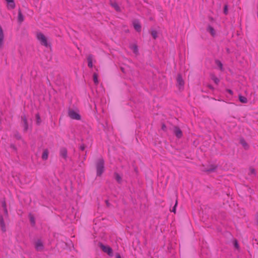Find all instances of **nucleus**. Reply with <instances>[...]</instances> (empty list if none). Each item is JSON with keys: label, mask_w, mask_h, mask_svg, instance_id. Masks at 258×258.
Instances as JSON below:
<instances>
[{"label": "nucleus", "mask_w": 258, "mask_h": 258, "mask_svg": "<svg viewBox=\"0 0 258 258\" xmlns=\"http://www.w3.org/2000/svg\"><path fill=\"white\" fill-rule=\"evenodd\" d=\"M96 175L101 176L105 170L104 160L103 158H99L96 163Z\"/></svg>", "instance_id": "obj_1"}, {"label": "nucleus", "mask_w": 258, "mask_h": 258, "mask_svg": "<svg viewBox=\"0 0 258 258\" xmlns=\"http://www.w3.org/2000/svg\"><path fill=\"white\" fill-rule=\"evenodd\" d=\"M36 37L41 45L46 47H51V42L48 40V38L46 37L43 33H37Z\"/></svg>", "instance_id": "obj_2"}, {"label": "nucleus", "mask_w": 258, "mask_h": 258, "mask_svg": "<svg viewBox=\"0 0 258 258\" xmlns=\"http://www.w3.org/2000/svg\"><path fill=\"white\" fill-rule=\"evenodd\" d=\"M99 246L103 252L107 253L110 256H113V250L111 247L108 245H105L101 242L99 243Z\"/></svg>", "instance_id": "obj_3"}, {"label": "nucleus", "mask_w": 258, "mask_h": 258, "mask_svg": "<svg viewBox=\"0 0 258 258\" xmlns=\"http://www.w3.org/2000/svg\"><path fill=\"white\" fill-rule=\"evenodd\" d=\"M132 25L137 32H141L142 31V25L140 20L138 19H134L132 21Z\"/></svg>", "instance_id": "obj_4"}, {"label": "nucleus", "mask_w": 258, "mask_h": 258, "mask_svg": "<svg viewBox=\"0 0 258 258\" xmlns=\"http://www.w3.org/2000/svg\"><path fill=\"white\" fill-rule=\"evenodd\" d=\"M69 116L73 119L80 120L81 115L73 109H70L68 111Z\"/></svg>", "instance_id": "obj_5"}, {"label": "nucleus", "mask_w": 258, "mask_h": 258, "mask_svg": "<svg viewBox=\"0 0 258 258\" xmlns=\"http://www.w3.org/2000/svg\"><path fill=\"white\" fill-rule=\"evenodd\" d=\"M21 124L24 127V132H27L28 129V124L26 116L25 114L21 116Z\"/></svg>", "instance_id": "obj_6"}, {"label": "nucleus", "mask_w": 258, "mask_h": 258, "mask_svg": "<svg viewBox=\"0 0 258 258\" xmlns=\"http://www.w3.org/2000/svg\"><path fill=\"white\" fill-rule=\"evenodd\" d=\"M35 248L38 251H43L44 245L41 240L38 239L35 242Z\"/></svg>", "instance_id": "obj_7"}, {"label": "nucleus", "mask_w": 258, "mask_h": 258, "mask_svg": "<svg viewBox=\"0 0 258 258\" xmlns=\"http://www.w3.org/2000/svg\"><path fill=\"white\" fill-rule=\"evenodd\" d=\"M173 133L178 139H180L183 136L182 131L177 126H174Z\"/></svg>", "instance_id": "obj_8"}, {"label": "nucleus", "mask_w": 258, "mask_h": 258, "mask_svg": "<svg viewBox=\"0 0 258 258\" xmlns=\"http://www.w3.org/2000/svg\"><path fill=\"white\" fill-rule=\"evenodd\" d=\"M176 81L177 85L180 87H183L184 85V82L182 79V76L180 74H178L177 75V78H176Z\"/></svg>", "instance_id": "obj_9"}, {"label": "nucleus", "mask_w": 258, "mask_h": 258, "mask_svg": "<svg viewBox=\"0 0 258 258\" xmlns=\"http://www.w3.org/2000/svg\"><path fill=\"white\" fill-rule=\"evenodd\" d=\"M60 156L63 159H67L68 157V151L66 148L61 147L59 151Z\"/></svg>", "instance_id": "obj_10"}, {"label": "nucleus", "mask_w": 258, "mask_h": 258, "mask_svg": "<svg viewBox=\"0 0 258 258\" xmlns=\"http://www.w3.org/2000/svg\"><path fill=\"white\" fill-rule=\"evenodd\" d=\"M5 1L7 3V8L9 10H13L15 8L16 5H15V3L14 0H5Z\"/></svg>", "instance_id": "obj_11"}, {"label": "nucleus", "mask_w": 258, "mask_h": 258, "mask_svg": "<svg viewBox=\"0 0 258 258\" xmlns=\"http://www.w3.org/2000/svg\"><path fill=\"white\" fill-rule=\"evenodd\" d=\"M217 168V166L215 165H210L209 167L204 170H203L204 172H206L207 173H210L211 172H214L216 170V169Z\"/></svg>", "instance_id": "obj_12"}, {"label": "nucleus", "mask_w": 258, "mask_h": 258, "mask_svg": "<svg viewBox=\"0 0 258 258\" xmlns=\"http://www.w3.org/2000/svg\"><path fill=\"white\" fill-rule=\"evenodd\" d=\"M217 168V166L215 165H210L209 167L204 170H203L204 172H206L207 173H210L211 172H214L216 170V169Z\"/></svg>", "instance_id": "obj_13"}, {"label": "nucleus", "mask_w": 258, "mask_h": 258, "mask_svg": "<svg viewBox=\"0 0 258 258\" xmlns=\"http://www.w3.org/2000/svg\"><path fill=\"white\" fill-rule=\"evenodd\" d=\"M24 16H23L21 10L20 8L18 10V22L19 23H21L24 21Z\"/></svg>", "instance_id": "obj_14"}, {"label": "nucleus", "mask_w": 258, "mask_h": 258, "mask_svg": "<svg viewBox=\"0 0 258 258\" xmlns=\"http://www.w3.org/2000/svg\"><path fill=\"white\" fill-rule=\"evenodd\" d=\"M0 226H1V229H2V230L3 231V232H6V225H5V223L4 222L3 216L2 215H0Z\"/></svg>", "instance_id": "obj_15"}, {"label": "nucleus", "mask_w": 258, "mask_h": 258, "mask_svg": "<svg viewBox=\"0 0 258 258\" xmlns=\"http://www.w3.org/2000/svg\"><path fill=\"white\" fill-rule=\"evenodd\" d=\"M110 5L114 8L116 12H120L121 11V9L118 5V4L115 2H112L111 0L110 1Z\"/></svg>", "instance_id": "obj_16"}, {"label": "nucleus", "mask_w": 258, "mask_h": 258, "mask_svg": "<svg viewBox=\"0 0 258 258\" xmlns=\"http://www.w3.org/2000/svg\"><path fill=\"white\" fill-rule=\"evenodd\" d=\"M92 59H93V55L92 54H90L87 57V61H88V66L90 68H92L93 67V63H92Z\"/></svg>", "instance_id": "obj_17"}, {"label": "nucleus", "mask_w": 258, "mask_h": 258, "mask_svg": "<svg viewBox=\"0 0 258 258\" xmlns=\"http://www.w3.org/2000/svg\"><path fill=\"white\" fill-rule=\"evenodd\" d=\"M215 26V25H213L212 24H208L206 30L209 32H215L214 29Z\"/></svg>", "instance_id": "obj_18"}, {"label": "nucleus", "mask_w": 258, "mask_h": 258, "mask_svg": "<svg viewBox=\"0 0 258 258\" xmlns=\"http://www.w3.org/2000/svg\"><path fill=\"white\" fill-rule=\"evenodd\" d=\"M240 143L242 145L245 150H247L249 148V145L243 138H242L240 140Z\"/></svg>", "instance_id": "obj_19"}, {"label": "nucleus", "mask_w": 258, "mask_h": 258, "mask_svg": "<svg viewBox=\"0 0 258 258\" xmlns=\"http://www.w3.org/2000/svg\"><path fill=\"white\" fill-rule=\"evenodd\" d=\"M48 153H49V152H48V149H46L43 150V153L42 155V159L43 160H46L48 159Z\"/></svg>", "instance_id": "obj_20"}, {"label": "nucleus", "mask_w": 258, "mask_h": 258, "mask_svg": "<svg viewBox=\"0 0 258 258\" xmlns=\"http://www.w3.org/2000/svg\"><path fill=\"white\" fill-rule=\"evenodd\" d=\"M114 177L118 183H120L121 182L122 178L118 173L115 172L114 173Z\"/></svg>", "instance_id": "obj_21"}, {"label": "nucleus", "mask_w": 258, "mask_h": 258, "mask_svg": "<svg viewBox=\"0 0 258 258\" xmlns=\"http://www.w3.org/2000/svg\"><path fill=\"white\" fill-rule=\"evenodd\" d=\"M30 222L32 226H34L35 224V220L34 217L32 214H29V215Z\"/></svg>", "instance_id": "obj_22"}, {"label": "nucleus", "mask_w": 258, "mask_h": 258, "mask_svg": "<svg viewBox=\"0 0 258 258\" xmlns=\"http://www.w3.org/2000/svg\"><path fill=\"white\" fill-rule=\"evenodd\" d=\"M131 48L132 49L133 52L135 54H137L138 52V46L136 44H133L131 46Z\"/></svg>", "instance_id": "obj_23"}, {"label": "nucleus", "mask_w": 258, "mask_h": 258, "mask_svg": "<svg viewBox=\"0 0 258 258\" xmlns=\"http://www.w3.org/2000/svg\"><path fill=\"white\" fill-rule=\"evenodd\" d=\"M93 79L94 83L95 85H98L99 83V81L98 80V75L96 73H94L93 75Z\"/></svg>", "instance_id": "obj_24"}, {"label": "nucleus", "mask_w": 258, "mask_h": 258, "mask_svg": "<svg viewBox=\"0 0 258 258\" xmlns=\"http://www.w3.org/2000/svg\"><path fill=\"white\" fill-rule=\"evenodd\" d=\"M239 101L243 103H246L247 102V99L244 96H243L241 95H239Z\"/></svg>", "instance_id": "obj_25"}, {"label": "nucleus", "mask_w": 258, "mask_h": 258, "mask_svg": "<svg viewBox=\"0 0 258 258\" xmlns=\"http://www.w3.org/2000/svg\"><path fill=\"white\" fill-rule=\"evenodd\" d=\"M211 78L217 85L218 84L219 82H220L219 79L213 74L211 75Z\"/></svg>", "instance_id": "obj_26"}, {"label": "nucleus", "mask_w": 258, "mask_h": 258, "mask_svg": "<svg viewBox=\"0 0 258 258\" xmlns=\"http://www.w3.org/2000/svg\"><path fill=\"white\" fill-rule=\"evenodd\" d=\"M35 117H36V124L37 125H40V123L41 122V119L40 115L38 113H37L35 115Z\"/></svg>", "instance_id": "obj_27"}, {"label": "nucleus", "mask_w": 258, "mask_h": 258, "mask_svg": "<svg viewBox=\"0 0 258 258\" xmlns=\"http://www.w3.org/2000/svg\"><path fill=\"white\" fill-rule=\"evenodd\" d=\"M223 13L225 15H227L228 14V5L227 4H225L224 6Z\"/></svg>", "instance_id": "obj_28"}, {"label": "nucleus", "mask_w": 258, "mask_h": 258, "mask_svg": "<svg viewBox=\"0 0 258 258\" xmlns=\"http://www.w3.org/2000/svg\"><path fill=\"white\" fill-rule=\"evenodd\" d=\"M208 19H209V21H210V24H212L213 25H216L217 24V23L215 21V19L212 16H209Z\"/></svg>", "instance_id": "obj_29"}, {"label": "nucleus", "mask_w": 258, "mask_h": 258, "mask_svg": "<svg viewBox=\"0 0 258 258\" xmlns=\"http://www.w3.org/2000/svg\"><path fill=\"white\" fill-rule=\"evenodd\" d=\"M177 204H178V201H177V198L176 197L175 205H174V207H173L172 209L170 210L171 212H173L174 213H176V208L177 207Z\"/></svg>", "instance_id": "obj_30"}, {"label": "nucleus", "mask_w": 258, "mask_h": 258, "mask_svg": "<svg viewBox=\"0 0 258 258\" xmlns=\"http://www.w3.org/2000/svg\"><path fill=\"white\" fill-rule=\"evenodd\" d=\"M233 245H234V247L236 249H239V244H238V241L236 239H234L233 240Z\"/></svg>", "instance_id": "obj_31"}, {"label": "nucleus", "mask_w": 258, "mask_h": 258, "mask_svg": "<svg viewBox=\"0 0 258 258\" xmlns=\"http://www.w3.org/2000/svg\"><path fill=\"white\" fill-rule=\"evenodd\" d=\"M215 63L220 68V70H222L223 64L219 60H216Z\"/></svg>", "instance_id": "obj_32"}, {"label": "nucleus", "mask_w": 258, "mask_h": 258, "mask_svg": "<svg viewBox=\"0 0 258 258\" xmlns=\"http://www.w3.org/2000/svg\"><path fill=\"white\" fill-rule=\"evenodd\" d=\"M4 37V33H0V48L2 46Z\"/></svg>", "instance_id": "obj_33"}, {"label": "nucleus", "mask_w": 258, "mask_h": 258, "mask_svg": "<svg viewBox=\"0 0 258 258\" xmlns=\"http://www.w3.org/2000/svg\"><path fill=\"white\" fill-rule=\"evenodd\" d=\"M159 30L157 29L156 28H151L149 30V32H158L159 31Z\"/></svg>", "instance_id": "obj_34"}, {"label": "nucleus", "mask_w": 258, "mask_h": 258, "mask_svg": "<svg viewBox=\"0 0 258 258\" xmlns=\"http://www.w3.org/2000/svg\"><path fill=\"white\" fill-rule=\"evenodd\" d=\"M161 129H162V130H163L164 132L167 131V127H166V125L165 124V123H162Z\"/></svg>", "instance_id": "obj_35"}, {"label": "nucleus", "mask_w": 258, "mask_h": 258, "mask_svg": "<svg viewBox=\"0 0 258 258\" xmlns=\"http://www.w3.org/2000/svg\"><path fill=\"white\" fill-rule=\"evenodd\" d=\"M86 148V146L84 144L81 145L79 147V149L81 151H84Z\"/></svg>", "instance_id": "obj_36"}, {"label": "nucleus", "mask_w": 258, "mask_h": 258, "mask_svg": "<svg viewBox=\"0 0 258 258\" xmlns=\"http://www.w3.org/2000/svg\"><path fill=\"white\" fill-rule=\"evenodd\" d=\"M250 174H255V170L254 168H250Z\"/></svg>", "instance_id": "obj_37"}, {"label": "nucleus", "mask_w": 258, "mask_h": 258, "mask_svg": "<svg viewBox=\"0 0 258 258\" xmlns=\"http://www.w3.org/2000/svg\"><path fill=\"white\" fill-rule=\"evenodd\" d=\"M4 211L5 216L6 217H8L9 215H8V211L7 209V208L4 209Z\"/></svg>", "instance_id": "obj_38"}, {"label": "nucleus", "mask_w": 258, "mask_h": 258, "mask_svg": "<svg viewBox=\"0 0 258 258\" xmlns=\"http://www.w3.org/2000/svg\"><path fill=\"white\" fill-rule=\"evenodd\" d=\"M151 34L153 38L154 39H156V38L158 37V35H157L158 33H151Z\"/></svg>", "instance_id": "obj_39"}, {"label": "nucleus", "mask_w": 258, "mask_h": 258, "mask_svg": "<svg viewBox=\"0 0 258 258\" xmlns=\"http://www.w3.org/2000/svg\"><path fill=\"white\" fill-rule=\"evenodd\" d=\"M2 207L4 209L5 208H7V205H6V203L5 201L3 202Z\"/></svg>", "instance_id": "obj_40"}, {"label": "nucleus", "mask_w": 258, "mask_h": 258, "mask_svg": "<svg viewBox=\"0 0 258 258\" xmlns=\"http://www.w3.org/2000/svg\"><path fill=\"white\" fill-rule=\"evenodd\" d=\"M207 87H208L210 89H211V90H214V88L213 87V86H212V85H210V84H208V85H207Z\"/></svg>", "instance_id": "obj_41"}, {"label": "nucleus", "mask_w": 258, "mask_h": 258, "mask_svg": "<svg viewBox=\"0 0 258 258\" xmlns=\"http://www.w3.org/2000/svg\"><path fill=\"white\" fill-rule=\"evenodd\" d=\"M15 137L18 140H20L21 139V136L18 134L15 135Z\"/></svg>", "instance_id": "obj_42"}, {"label": "nucleus", "mask_w": 258, "mask_h": 258, "mask_svg": "<svg viewBox=\"0 0 258 258\" xmlns=\"http://www.w3.org/2000/svg\"><path fill=\"white\" fill-rule=\"evenodd\" d=\"M227 92H228L230 94L232 95L233 94V91L230 89H227Z\"/></svg>", "instance_id": "obj_43"}, {"label": "nucleus", "mask_w": 258, "mask_h": 258, "mask_svg": "<svg viewBox=\"0 0 258 258\" xmlns=\"http://www.w3.org/2000/svg\"><path fill=\"white\" fill-rule=\"evenodd\" d=\"M10 147H11V148H12L13 149L15 150H16V147H15V146L14 145H13V144H11V145H10Z\"/></svg>", "instance_id": "obj_44"}, {"label": "nucleus", "mask_w": 258, "mask_h": 258, "mask_svg": "<svg viewBox=\"0 0 258 258\" xmlns=\"http://www.w3.org/2000/svg\"><path fill=\"white\" fill-rule=\"evenodd\" d=\"M116 258H121L120 255L118 253H116L115 254Z\"/></svg>", "instance_id": "obj_45"}, {"label": "nucleus", "mask_w": 258, "mask_h": 258, "mask_svg": "<svg viewBox=\"0 0 258 258\" xmlns=\"http://www.w3.org/2000/svg\"><path fill=\"white\" fill-rule=\"evenodd\" d=\"M105 203H106V206L107 207H109L110 205V203L108 202V200H106L105 201Z\"/></svg>", "instance_id": "obj_46"}, {"label": "nucleus", "mask_w": 258, "mask_h": 258, "mask_svg": "<svg viewBox=\"0 0 258 258\" xmlns=\"http://www.w3.org/2000/svg\"><path fill=\"white\" fill-rule=\"evenodd\" d=\"M134 170L137 173H138V168L137 167L134 168Z\"/></svg>", "instance_id": "obj_47"}, {"label": "nucleus", "mask_w": 258, "mask_h": 258, "mask_svg": "<svg viewBox=\"0 0 258 258\" xmlns=\"http://www.w3.org/2000/svg\"><path fill=\"white\" fill-rule=\"evenodd\" d=\"M0 32H1V33L4 32V31H3V29H2V28L1 25H0Z\"/></svg>", "instance_id": "obj_48"}, {"label": "nucleus", "mask_w": 258, "mask_h": 258, "mask_svg": "<svg viewBox=\"0 0 258 258\" xmlns=\"http://www.w3.org/2000/svg\"><path fill=\"white\" fill-rule=\"evenodd\" d=\"M216 33H211L212 37H215V36L216 35Z\"/></svg>", "instance_id": "obj_49"}, {"label": "nucleus", "mask_w": 258, "mask_h": 258, "mask_svg": "<svg viewBox=\"0 0 258 258\" xmlns=\"http://www.w3.org/2000/svg\"><path fill=\"white\" fill-rule=\"evenodd\" d=\"M121 70L122 72H124V69L123 68H121Z\"/></svg>", "instance_id": "obj_50"}, {"label": "nucleus", "mask_w": 258, "mask_h": 258, "mask_svg": "<svg viewBox=\"0 0 258 258\" xmlns=\"http://www.w3.org/2000/svg\"><path fill=\"white\" fill-rule=\"evenodd\" d=\"M149 19H150V20L152 21V20H153V18L152 17H150L149 18Z\"/></svg>", "instance_id": "obj_51"}, {"label": "nucleus", "mask_w": 258, "mask_h": 258, "mask_svg": "<svg viewBox=\"0 0 258 258\" xmlns=\"http://www.w3.org/2000/svg\"><path fill=\"white\" fill-rule=\"evenodd\" d=\"M227 52L229 53V48L227 49Z\"/></svg>", "instance_id": "obj_52"}, {"label": "nucleus", "mask_w": 258, "mask_h": 258, "mask_svg": "<svg viewBox=\"0 0 258 258\" xmlns=\"http://www.w3.org/2000/svg\"><path fill=\"white\" fill-rule=\"evenodd\" d=\"M125 32H129V30H126V31H125Z\"/></svg>", "instance_id": "obj_53"}, {"label": "nucleus", "mask_w": 258, "mask_h": 258, "mask_svg": "<svg viewBox=\"0 0 258 258\" xmlns=\"http://www.w3.org/2000/svg\"><path fill=\"white\" fill-rule=\"evenodd\" d=\"M86 155H85V156H84V160H85L86 159Z\"/></svg>", "instance_id": "obj_54"}, {"label": "nucleus", "mask_w": 258, "mask_h": 258, "mask_svg": "<svg viewBox=\"0 0 258 258\" xmlns=\"http://www.w3.org/2000/svg\"><path fill=\"white\" fill-rule=\"evenodd\" d=\"M237 36H239V33H237Z\"/></svg>", "instance_id": "obj_55"}, {"label": "nucleus", "mask_w": 258, "mask_h": 258, "mask_svg": "<svg viewBox=\"0 0 258 258\" xmlns=\"http://www.w3.org/2000/svg\"><path fill=\"white\" fill-rule=\"evenodd\" d=\"M257 13H258V4H257Z\"/></svg>", "instance_id": "obj_56"}]
</instances>
